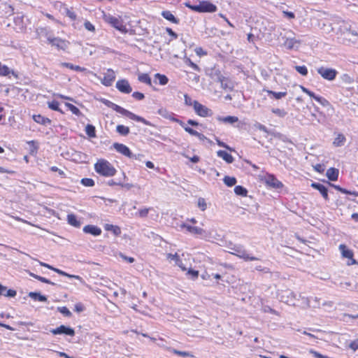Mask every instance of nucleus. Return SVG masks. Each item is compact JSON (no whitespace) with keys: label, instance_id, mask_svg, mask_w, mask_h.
Masks as SVG:
<instances>
[{"label":"nucleus","instance_id":"obj_35","mask_svg":"<svg viewBox=\"0 0 358 358\" xmlns=\"http://www.w3.org/2000/svg\"><path fill=\"white\" fill-rule=\"evenodd\" d=\"M268 95H272L275 99H280L287 95V92H276L269 90H264Z\"/></svg>","mask_w":358,"mask_h":358},{"label":"nucleus","instance_id":"obj_53","mask_svg":"<svg viewBox=\"0 0 358 358\" xmlns=\"http://www.w3.org/2000/svg\"><path fill=\"white\" fill-rule=\"evenodd\" d=\"M182 227L184 228H186L187 230L191 233H194V234H199V230L197 227H192V226H190L189 224H182Z\"/></svg>","mask_w":358,"mask_h":358},{"label":"nucleus","instance_id":"obj_18","mask_svg":"<svg viewBox=\"0 0 358 358\" xmlns=\"http://www.w3.org/2000/svg\"><path fill=\"white\" fill-rule=\"evenodd\" d=\"M311 187H313L314 189L318 190L325 200H327L329 199L328 198V190H327V188L324 185H323L322 184H320V183H317V182H313L311 184Z\"/></svg>","mask_w":358,"mask_h":358},{"label":"nucleus","instance_id":"obj_42","mask_svg":"<svg viewBox=\"0 0 358 358\" xmlns=\"http://www.w3.org/2000/svg\"><path fill=\"white\" fill-rule=\"evenodd\" d=\"M65 106L71 111V113L77 116L81 115V112L78 107L70 103H66Z\"/></svg>","mask_w":358,"mask_h":358},{"label":"nucleus","instance_id":"obj_12","mask_svg":"<svg viewBox=\"0 0 358 358\" xmlns=\"http://www.w3.org/2000/svg\"><path fill=\"white\" fill-rule=\"evenodd\" d=\"M115 80V71L108 69L106 72L104 73L103 78L101 79V83L105 86H110L114 80Z\"/></svg>","mask_w":358,"mask_h":358},{"label":"nucleus","instance_id":"obj_43","mask_svg":"<svg viewBox=\"0 0 358 358\" xmlns=\"http://www.w3.org/2000/svg\"><path fill=\"white\" fill-rule=\"evenodd\" d=\"M224 184L228 187H232L236 185V179L234 177L225 176L223 179Z\"/></svg>","mask_w":358,"mask_h":358},{"label":"nucleus","instance_id":"obj_38","mask_svg":"<svg viewBox=\"0 0 358 358\" xmlns=\"http://www.w3.org/2000/svg\"><path fill=\"white\" fill-rule=\"evenodd\" d=\"M27 144L30 146L29 154L31 155H35L37 153L38 146L35 141H29Z\"/></svg>","mask_w":358,"mask_h":358},{"label":"nucleus","instance_id":"obj_2","mask_svg":"<svg viewBox=\"0 0 358 358\" xmlns=\"http://www.w3.org/2000/svg\"><path fill=\"white\" fill-rule=\"evenodd\" d=\"M94 170L98 174L104 177H112L117 173L115 168L105 159H99L96 161L94 164Z\"/></svg>","mask_w":358,"mask_h":358},{"label":"nucleus","instance_id":"obj_33","mask_svg":"<svg viewBox=\"0 0 358 358\" xmlns=\"http://www.w3.org/2000/svg\"><path fill=\"white\" fill-rule=\"evenodd\" d=\"M345 141H346V138H345V136L342 134H339L335 138V139L333 142V144L336 147H341L344 145Z\"/></svg>","mask_w":358,"mask_h":358},{"label":"nucleus","instance_id":"obj_32","mask_svg":"<svg viewBox=\"0 0 358 358\" xmlns=\"http://www.w3.org/2000/svg\"><path fill=\"white\" fill-rule=\"evenodd\" d=\"M287 303L292 304L293 306H296L297 304V299L299 298V294L294 293L293 292H289L287 296Z\"/></svg>","mask_w":358,"mask_h":358},{"label":"nucleus","instance_id":"obj_63","mask_svg":"<svg viewBox=\"0 0 358 358\" xmlns=\"http://www.w3.org/2000/svg\"><path fill=\"white\" fill-rule=\"evenodd\" d=\"M314 169L316 171L319 172V173H322L324 172V165L322 164H316L315 166H314Z\"/></svg>","mask_w":358,"mask_h":358},{"label":"nucleus","instance_id":"obj_20","mask_svg":"<svg viewBox=\"0 0 358 358\" xmlns=\"http://www.w3.org/2000/svg\"><path fill=\"white\" fill-rule=\"evenodd\" d=\"M300 44L301 41L294 38H287L284 42L285 46L289 50L298 48Z\"/></svg>","mask_w":358,"mask_h":358},{"label":"nucleus","instance_id":"obj_4","mask_svg":"<svg viewBox=\"0 0 358 358\" xmlns=\"http://www.w3.org/2000/svg\"><path fill=\"white\" fill-rule=\"evenodd\" d=\"M105 21L122 34H126L128 31L126 25L120 17H117L109 15L105 18Z\"/></svg>","mask_w":358,"mask_h":358},{"label":"nucleus","instance_id":"obj_39","mask_svg":"<svg viewBox=\"0 0 358 358\" xmlns=\"http://www.w3.org/2000/svg\"><path fill=\"white\" fill-rule=\"evenodd\" d=\"M167 350L169 352H171L172 353H173V354H175L176 355L182 357H187L192 356L190 355V353L188 352L180 351V350H176V349H173V348H168Z\"/></svg>","mask_w":358,"mask_h":358},{"label":"nucleus","instance_id":"obj_3","mask_svg":"<svg viewBox=\"0 0 358 358\" xmlns=\"http://www.w3.org/2000/svg\"><path fill=\"white\" fill-rule=\"evenodd\" d=\"M113 109L114 110H115L117 113H118L122 115H124L131 120H135L137 122H143V124H145L146 125L149 124L147 120H145L143 117L138 116V115H135L134 113L130 112L129 110H128L117 104H114V103L113 104Z\"/></svg>","mask_w":358,"mask_h":358},{"label":"nucleus","instance_id":"obj_27","mask_svg":"<svg viewBox=\"0 0 358 358\" xmlns=\"http://www.w3.org/2000/svg\"><path fill=\"white\" fill-rule=\"evenodd\" d=\"M217 155L219 157L222 158L226 162L231 164L234 162L232 155L224 150H218Z\"/></svg>","mask_w":358,"mask_h":358},{"label":"nucleus","instance_id":"obj_47","mask_svg":"<svg viewBox=\"0 0 358 358\" xmlns=\"http://www.w3.org/2000/svg\"><path fill=\"white\" fill-rule=\"evenodd\" d=\"M30 275L31 277L34 278L35 279L39 280L40 282H42L46 283V284L54 285V283L52 282L50 280H48L44 277L32 273H30Z\"/></svg>","mask_w":358,"mask_h":358},{"label":"nucleus","instance_id":"obj_11","mask_svg":"<svg viewBox=\"0 0 358 358\" xmlns=\"http://www.w3.org/2000/svg\"><path fill=\"white\" fill-rule=\"evenodd\" d=\"M117 89L122 93L129 94L132 91V88L126 79H120L116 83Z\"/></svg>","mask_w":358,"mask_h":358},{"label":"nucleus","instance_id":"obj_57","mask_svg":"<svg viewBox=\"0 0 358 358\" xmlns=\"http://www.w3.org/2000/svg\"><path fill=\"white\" fill-rule=\"evenodd\" d=\"M132 97L136 100L141 101L145 98V96L142 92H134L132 94Z\"/></svg>","mask_w":358,"mask_h":358},{"label":"nucleus","instance_id":"obj_46","mask_svg":"<svg viewBox=\"0 0 358 358\" xmlns=\"http://www.w3.org/2000/svg\"><path fill=\"white\" fill-rule=\"evenodd\" d=\"M80 183L85 187H93L95 185L94 180L89 178H83Z\"/></svg>","mask_w":358,"mask_h":358},{"label":"nucleus","instance_id":"obj_9","mask_svg":"<svg viewBox=\"0 0 358 358\" xmlns=\"http://www.w3.org/2000/svg\"><path fill=\"white\" fill-rule=\"evenodd\" d=\"M50 332L53 335L65 334L70 336H73L75 335V331L73 328L66 327L64 325H60L55 329H52L50 330Z\"/></svg>","mask_w":358,"mask_h":358},{"label":"nucleus","instance_id":"obj_10","mask_svg":"<svg viewBox=\"0 0 358 358\" xmlns=\"http://www.w3.org/2000/svg\"><path fill=\"white\" fill-rule=\"evenodd\" d=\"M339 250L342 254V256L349 259L348 262V265L350 266L356 264V261L353 259V252L351 250H349L343 244L339 245Z\"/></svg>","mask_w":358,"mask_h":358},{"label":"nucleus","instance_id":"obj_34","mask_svg":"<svg viewBox=\"0 0 358 358\" xmlns=\"http://www.w3.org/2000/svg\"><path fill=\"white\" fill-rule=\"evenodd\" d=\"M48 106L50 109L59 112L61 114H64V111L59 108V103L57 101L53 100L48 102Z\"/></svg>","mask_w":358,"mask_h":358},{"label":"nucleus","instance_id":"obj_55","mask_svg":"<svg viewBox=\"0 0 358 358\" xmlns=\"http://www.w3.org/2000/svg\"><path fill=\"white\" fill-rule=\"evenodd\" d=\"M59 311L66 317L71 316V313L66 306L58 308Z\"/></svg>","mask_w":358,"mask_h":358},{"label":"nucleus","instance_id":"obj_37","mask_svg":"<svg viewBox=\"0 0 358 358\" xmlns=\"http://www.w3.org/2000/svg\"><path fill=\"white\" fill-rule=\"evenodd\" d=\"M116 131L122 136H127L129 134L130 130L128 127L122 124H119L116 127Z\"/></svg>","mask_w":358,"mask_h":358},{"label":"nucleus","instance_id":"obj_14","mask_svg":"<svg viewBox=\"0 0 358 358\" xmlns=\"http://www.w3.org/2000/svg\"><path fill=\"white\" fill-rule=\"evenodd\" d=\"M266 182L268 185L275 189H280L283 187V184L272 174H268L266 176Z\"/></svg>","mask_w":358,"mask_h":358},{"label":"nucleus","instance_id":"obj_24","mask_svg":"<svg viewBox=\"0 0 358 358\" xmlns=\"http://www.w3.org/2000/svg\"><path fill=\"white\" fill-rule=\"evenodd\" d=\"M185 6L189 8H190L192 10L201 13V1H199L197 3H193V1L192 0H187L185 3Z\"/></svg>","mask_w":358,"mask_h":358},{"label":"nucleus","instance_id":"obj_51","mask_svg":"<svg viewBox=\"0 0 358 358\" xmlns=\"http://www.w3.org/2000/svg\"><path fill=\"white\" fill-rule=\"evenodd\" d=\"M295 69L296 71L302 76H306L308 74V69L306 66H296Z\"/></svg>","mask_w":358,"mask_h":358},{"label":"nucleus","instance_id":"obj_31","mask_svg":"<svg viewBox=\"0 0 358 358\" xmlns=\"http://www.w3.org/2000/svg\"><path fill=\"white\" fill-rule=\"evenodd\" d=\"M138 80L139 82L145 83L149 86H152L151 78L148 73H140L138 76Z\"/></svg>","mask_w":358,"mask_h":358},{"label":"nucleus","instance_id":"obj_1","mask_svg":"<svg viewBox=\"0 0 358 358\" xmlns=\"http://www.w3.org/2000/svg\"><path fill=\"white\" fill-rule=\"evenodd\" d=\"M331 24V30L336 34L351 35L352 38H350L353 43L358 42V29H353L350 21L343 20L339 17H335Z\"/></svg>","mask_w":358,"mask_h":358},{"label":"nucleus","instance_id":"obj_7","mask_svg":"<svg viewBox=\"0 0 358 358\" xmlns=\"http://www.w3.org/2000/svg\"><path fill=\"white\" fill-rule=\"evenodd\" d=\"M48 42L52 46H55L57 50L63 51H66L70 45L69 41L59 37H48Z\"/></svg>","mask_w":358,"mask_h":358},{"label":"nucleus","instance_id":"obj_29","mask_svg":"<svg viewBox=\"0 0 358 358\" xmlns=\"http://www.w3.org/2000/svg\"><path fill=\"white\" fill-rule=\"evenodd\" d=\"M217 120L226 124H233L238 121V118L236 116L218 117Z\"/></svg>","mask_w":358,"mask_h":358},{"label":"nucleus","instance_id":"obj_28","mask_svg":"<svg viewBox=\"0 0 358 358\" xmlns=\"http://www.w3.org/2000/svg\"><path fill=\"white\" fill-rule=\"evenodd\" d=\"M326 176L329 180L336 181L338 177V170L335 168H330L327 170Z\"/></svg>","mask_w":358,"mask_h":358},{"label":"nucleus","instance_id":"obj_40","mask_svg":"<svg viewBox=\"0 0 358 358\" xmlns=\"http://www.w3.org/2000/svg\"><path fill=\"white\" fill-rule=\"evenodd\" d=\"M85 132L88 136L94 138L96 136V129L94 126L92 124H87L85 127Z\"/></svg>","mask_w":358,"mask_h":358},{"label":"nucleus","instance_id":"obj_21","mask_svg":"<svg viewBox=\"0 0 358 358\" xmlns=\"http://www.w3.org/2000/svg\"><path fill=\"white\" fill-rule=\"evenodd\" d=\"M166 258H167V259L175 261L176 265H178L180 268H181L182 270H183V271L187 270V268L182 265V261H181L179 255H178V253H175V254L168 253L166 255Z\"/></svg>","mask_w":358,"mask_h":358},{"label":"nucleus","instance_id":"obj_25","mask_svg":"<svg viewBox=\"0 0 358 358\" xmlns=\"http://www.w3.org/2000/svg\"><path fill=\"white\" fill-rule=\"evenodd\" d=\"M67 222L70 225L74 227L79 228L81 225L80 221L78 219L77 216L73 213L67 215Z\"/></svg>","mask_w":358,"mask_h":358},{"label":"nucleus","instance_id":"obj_44","mask_svg":"<svg viewBox=\"0 0 358 358\" xmlns=\"http://www.w3.org/2000/svg\"><path fill=\"white\" fill-rule=\"evenodd\" d=\"M29 296L32 298V299H36L39 301H47V298L44 295H41V294L39 293H36V292H31L29 294Z\"/></svg>","mask_w":358,"mask_h":358},{"label":"nucleus","instance_id":"obj_41","mask_svg":"<svg viewBox=\"0 0 358 358\" xmlns=\"http://www.w3.org/2000/svg\"><path fill=\"white\" fill-rule=\"evenodd\" d=\"M234 192L236 195L245 196H247L248 190L243 186L238 185L235 187Z\"/></svg>","mask_w":358,"mask_h":358},{"label":"nucleus","instance_id":"obj_58","mask_svg":"<svg viewBox=\"0 0 358 358\" xmlns=\"http://www.w3.org/2000/svg\"><path fill=\"white\" fill-rule=\"evenodd\" d=\"M85 28L92 32L95 31V27L90 22V21H85L84 23Z\"/></svg>","mask_w":358,"mask_h":358},{"label":"nucleus","instance_id":"obj_13","mask_svg":"<svg viewBox=\"0 0 358 358\" xmlns=\"http://www.w3.org/2000/svg\"><path fill=\"white\" fill-rule=\"evenodd\" d=\"M113 148L117 152L122 154V155L131 158L132 157V152L130 149L125 145L119 143H115Z\"/></svg>","mask_w":358,"mask_h":358},{"label":"nucleus","instance_id":"obj_48","mask_svg":"<svg viewBox=\"0 0 358 358\" xmlns=\"http://www.w3.org/2000/svg\"><path fill=\"white\" fill-rule=\"evenodd\" d=\"M271 111L280 117H284L287 115V112L284 109L272 108Z\"/></svg>","mask_w":358,"mask_h":358},{"label":"nucleus","instance_id":"obj_22","mask_svg":"<svg viewBox=\"0 0 358 358\" xmlns=\"http://www.w3.org/2000/svg\"><path fill=\"white\" fill-rule=\"evenodd\" d=\"M217 10V7L208 1H203V13H215Z\"/></svg>","mask_w":358,"mask_h":358},{"label":"nucleus","instance_id":"obj_26","mask_svg":"<svg viewBox=\"0 0 358 358\" xmlns=\"http://www.w3.org/2000/svg\"><path fill=\"white\" fill-rule=\"evenodd\" d=\"M154 82H158L160 85H165L169 83V78L166 75L157 73L154 75Z\"/></svg>","mask_w":358,"mask_h":358},{"label":"nucleus","instance_id":"obj_6","mask_svg":"<svg viewBox=\"0 0 358 358\" xmlns=\"http://www.w3.org/2000/svg\"><path fill=\"white\" fill-rule=\"evenodd\" d=\"M317 73L324 80L328 81L334 80L338 72L332 68H329L326 66H320L317 69Z\"/></svg>","mask_w":358,"mask_h":358},{"label":"nucleus","instance_id":"obj_23","mask_svg":"<svg viewBox=\"0 0 358 358\" xmlns=\"http://www.w3.org/2000/svg\"><path fill=\"white\" fill-rule=\"evenodd\" d=\"M162 16L165 18L166 20L170 21L173 24H179L180 20L177 17H176L173 13L169 10H163L162 12Z\"/></svg>","mask_w":358,"mask_h":358},{"label":"nucleus","instance_id":"obj_64","mask_svg":"<svg viewBox=\"0 0 358 358\" xmlns=\"http://www.w3.org/2000/svg\"><path fill=\"white\" fill-rule=\"evenodd\" d=\"M257 128L262 131H264V132H266V133H268V129L266 127V126H264V124H258L257 125Z\"/></svg>","mask_w":358,"mask_h":358},{"label":"nucleus","instance_id":"obj_36","mask_svg":"<svg viewBox=\"0 0 358 358\" xmlns=\"http://www.w3.org/2000/svg\"><path fill=\"white\" fill-rule=\"evenodd\" d=\"M65 15L69 17L71 20L74 21L77 19V15L73 8H64Z\"/></svg>","mask_w":358,"mask_h":358},{"label":"nucleus","instance_id":"obj_17","mask_svg":"<svg viewBox=\"0 0 358 358\" xmlns=\"http://www.w3.org/2000/svg\"><path fill=\"white\" fill-rule=\"evenodd\" d=\"M310 301L309 298L302 296L301 294H299L296 306L306 309L310 307Z\"/></svg>","mask_w":358,"mask_h":358},{"label":"nucleus","instance_id":"obj_15","mask_svg":"<svg viewBox=\"0 0 358 358\" xmlns=\"http://www.w3.org/2000/svg\"><path fill=\"white\" fill-rule=\"evenodd\" d=\"M184 96L185 104L189 106H194V108L195 109L196 113L199 115H201V104L196 101H192V99L187 94H185Z\"/></svg>","mask_w":358,"mask_h":358},{"label":"nucleus","instance_id":"obj_45","mask_svg":"<svg viewBox=\"0 0 358 358\" xmlns=\"http://www.w3.org/2000/svg\"><path fill=\"white\" fill-rule=\"evenodd\" d=\"M54 271H55L56 273H59L61 275L66 276L69 278L80 279V276H78V275L69 274V273H66L65 271H62L57 268H55Z\"/></svg>","mask_w":358,"mask_h":358},{"label":"nucleus","instance_id":"obj_16","mask_svg":"<svg viewBox=\"0 0 358 358\" xmlns=\"http://www.w3.org/2000/svg\"><path fill=\"white\" fill-rule=\"evenodd\" d=\"M83 232L85 234H90L94 236H97L101 234V229L97 226L88 224L83 227Z\"/></svg>","mask_w":358,"mask_h":358},{"label":"nucleus","instance_id":"obj_60","mask_svg":"<svg viewBox=\"0 0 358 358\" xmlns=\"http://www.w3.org/2000/svg\"><path fill=\"white\" fill-rule=\"evenodd\" d=\"M166 31L171 37V40H175L178 38V34L176 32H174L172 30V29L167 27V28H166Z\"/></svg>","mask_w":358,"mask_h":358},{"label":"nucleus","instance_id":"obj_54","mask_svg":"<svg viewBox=\"0 0 358 358\" xmlns=\"http://www.w3.org/2000/svg\"><path fill=\"white\" fill-rule=\"evenodd\" d=\"M300 87H301V89L302 92H303L304 93L307 94L308 96H310V97L313 98L315 100V97H319L318 95H316L314 92H313L312 91L309 90L306 87H305L303 86H300Z\"/></svg>","mask_w":358,"mask_h":358},{"label":"nucleus","instance_id":"obj_49","mask_svg":"<svg viewBox=\"0 0 358 358\" xmlns=\"http://www.w3.org/2000/svg\"><path fill=\"white\" fill-rule=\"evenodd\" d=\"M151 208H141L140 209L138 213H136V215L140 217H142V218H144V217H146L149 213V211Z\"/></svg>","mask_w":358,"mask_h":358},{"label":"nucleus","instance_id":"obj_8","mask_svg":"<svg viewBox=\"0 0 358 358\" xmlns=\"http://www.w3.org/2000/svg\"><path fill=\"white\" fill-rule=\"evenodd\" d=\"M212 78L214 82L220 84L221 87L224 90H231L234 88L233 82L228 78L222 76L220 73H216Z\"/></svg>","mask_w":358,"mask_h":358},{"label":"nucleus","instance_id":"obj_52","mask_svg":"<svg viewBox=\"0 0 358 358\" xmlns=\"http://www.w3.org/2000/svg\"><path fill=\"white\" fill-rule=\"evenodd\" d=\"M315 101H317L319 103H320L322 106L327 107L329 106V102L325 98L319 96V97H315Z\"/></svg>","mask_w":358,"mask_h":358},{"label":"nucleus","instance_id":"obj_59","mask_svg":"<svg viewBox=\"0 0 358 358\" xmlns=\"http://www.w3.org/2000/svg\"><path fill=\"white\" fill-rule=\"evenodd\" d=\"M210 276H213L214 278H215L216 280H218V279H220L221 276L220 274H209L207 271L206 272V274L203 275V280H206V279H209L210 278Z\"/></svg>","mask_w":358,"mask_h":358},{"label":"nucleus","instance_id":"obj_50","mask_svg":"<svg viewBox=\"0 0 358 358\" xmlns=\"http://www.w3.org/2000/svg\"><path fill=\"white\" fill-rule=\"evenodd\" d=\"M282 16L284 18H286L289 20H293L295 18L294 13L292 11L282 10Z\"/></svg>","mask_w":358,"mask_h":358},{"label":"nucleus","instance_id":"obj_62","mask_svg":"<svg viewBox=\"0 0 358 358\" xmlns=\"http://www.w3.org/2000/svg\"><path fill=\"white\" fill-rule=\"evenodd\" d=\"M3 295L6 296L13 297L16 295V291L14 289H6Z\"/></svg>","mask_w":358,"mask_h":358},{"label":"nucleus","instance_id":"obj_19","mask_svg":"<svg viewBox=\"0 0 358 358\" xmlns=\"http://www.w3.org/2000/svg\"><path fill=\"white\" fill-rule=\"evenodd\" d=\"M33 120L36 123L41 124V125H49L52 123V121L48 117H45L40 114L38 115H34L32 116Z\"/></svg>","mask_w":358,"mask_h":358},{"label":"nucleus","instance_id":"obj_61","mask_svg":"<svg viewBox=\"0 0 358 358\" xmlns=\"http://www.w3.org/2000/svg\"><path fill=\"white\" fill-rule=\"evenodd\" d=\"M212 110L203 106V117L211 116Z\"/></svg>","mask_w":358,"mask_h":358},{"label":"nucleus","instance_id":"obj_30","mask_svg":"<svg viewBox=\"0 0 358 358\" xmlns=\"http://www.w3.org/2000/svg\"><path fill=\"white\" fill-rule=\"evenodd\" d=\"M104 229L106 231H112L115 236H119L121 234V229L117 225L106 224L104 226Z\"/></svg>","mask_w":358,"mask_h":358},{"label":"nucleus","instance_id":"obj_56","mask_svg":"<svg viewBox=\"0 0 358 358\" xmlns=\"http://www.w3.org/2000/svg\"><path fill=\"white\" fill-rule=\"evenodd\" d=\"M50 169L52 172H57L59 173V175L60 176H62V178H66V174H65L64 171L61 170V169H59L57 166H51Z\"/></svg>","mask_w":358,"mask_h":358},{"label":"nucleus","instance_id":"obj_5","mask_svg":"<svg viewBox=\"0 0 358 358\" xmlns=\"http://www.w3.org/2000/svg\"><path fill=\"white\" fill-rule=\"evenodd\" d=\"M229 252L241 259H243L245 262L259 260V258L249 254L242 245H236V247H234V252Z\"/></svg>","mask_w":358,"mask_h":358}]
</instances>
